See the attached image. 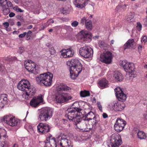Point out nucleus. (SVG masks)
I'll return each mask as SVG.
<instances>
[{"label":"nucleus","mask_w":147,"mask_h":147,"mask_svg":"<svg viewBox=\"0 0 147 147\" xmlns=\"http://www.w3.org/2000/svg\"><path fill=\"white\" fill-rule=\"evenodd\" d=\"M67 64L69 66L71 78L73 80L75 79L82 70V64L78 59H73L68 61Z\"/></svg>","instance_id":"1"},{"label":"nucleus","mask_w":147,"mask_h":147,"mask_svg":"<svg viewBox=\"0 0 147 147\" xmlns=\"http://www.w3.org/2000/svg\"><path fill=\"white\" fill-rule=\"evenodd\" d=\"M70 88L65 85L59 86L57 89L58 93L55 98L56 102L63 103L71 100V97L69 96L68 94L63 92V91H67Z\"/></svg>","instance_id":"2"},{"label":"nucleus","mask_w":147,"mask_h":147,"mask_svg":"<svg viewBox=\"0 0 147 147\" xmlns=\"http://www.w3.org/2000/svg\"><path fill=\"white\" fill-rule=\"evenodd\" d=\"M53 74L50 73H45L40 74L36 78L37 83L44 85L45 86H49L52 82Z\"/></svg>","instance_id":"3"},{"label":"nucleus","mask_w":147,"mask_h":147,"mask_svg":"<svg viewBox=\"0 0 147 147\" xmlns=\"http://www.w3.org/2000/svg\"><path fill=\"white\" fill-rule=\"evenodd\" d=\"M53 112L52 109L50 107L42 108L38 118V120L42 122L47 121L52 116Z\"/></svg>","instance_id":"4"},{"label":"nucleus","mask_w":147,"mask_h":147,"mask_svg":"<svg viewBox=\"0 0 147 147\" xmlns=\"http://www.w3.org/2000/svg\"><path fill=\"white\" fill-rule=\"evenodd\" d=\"M75 127L83 131H87L92 129V125L89 123L88 120H82L81 117L74 123Z\"/></svg>","instance_id":"5"},{"label":"nucleus","mask_w":147,"mask_h":147,"mask_svg":"<svg viewBox=\"0 0 147 147\" xmlns=\"http://www.w3.org/2000/svg\"><path fill=\"white\" fill-rule=\"evenodd\" d=\"M81 109L75 107L72 108L70 109H68L66 113H67V117L69 120L73 121L74 123L77 120L81 118L80 112Z\"/></svg>","instance_id":"6"},{"label":"nucleus","mask_w":147,"mask_h":147,"mask_svg":"<svg viewBox=\"0 0 147 147\" xmlns=\"http://www.w3.org/2000/svg\"><path fill=\"white\" fill-rule=\"evenodd\" d=\"M68 136L61 134L57 137V143L63 147H68L70 144Z\"/></svg>","instance_id":"7"},{"label":"nucleus","mask_w":147,"mask_h":147,"mask_svg":"<svg viewBox=\"0 0 147 147\" xmlns=\"http://www.w3.org/2000/svg\"><path fill=\"white\" fill-rule=\"evenodd\" d=\"M120 65L123 67L126 72L131 75L135 74V71L134 64L132 63L127 62L126 61H122Z\"/></svg>","instance_id":"8"},{"label":"nucleus","mask_w":147,"mask_h":147,"mask_svg":"<svg viewBox=\"0 0 147 147\" xmlns=\"http://www.w3.org/2000/svg\"><path fill=\"white\" fill-rule=\"evenodd\" d=\"M26 69L29 72L36 74L38 73L39 70L36 69L35 63L31 60H28L24 63Z\"/></svg>","instance_id":"9"},{"label":"nucleus","mask_w":147,"mask_h":147,"mask_svg":"<svg viewBox=\"0 0 147 147\" xmlns=\"http://www.w3.org/2000/svg\"><path fill=\"white\" fill-rule=\"evenodd\" d=\"M79 53L82 56L85 58H88L92 56L93 51L90 47L85 46L80 48Z\"/></svg>","instance_id":"10"},{"label":"nucleus","mask_w":147,"mask_h":147,"mask_svg":"<svg viewBox=\"0 0 147 147\" xmlns=\"http://www.w3.org/2000/svg\"><path fill=\"white\" fill-rule=\"evenodd\" d=\"M91 33L87 31L82 30L79 33V36L80 41L87 43L90 42L91 39Z\"/></svg>","instance_id":"11"},{"label":"nucleus","mask_w":147,"mask_h":147,"mask_svg":"<svg viewBox=\"0 0 147 147\" xmlns=\"http://www.w3.org/2000/svg\"><path fill=\"white\" fill-rule=\"evenodd\" d=\"M126 124V122L120 118H118L114 125V129L116 131L119 132L121 131Z\"/></svg>","instance_id":"12"},{"label":"nucleus","mask_w":147,"mask_h":147,"mask_svg":"<svg viewBox=\"0 0 147 147\" xmlns=\"http://www.w3.org/2000/svg\"><path fill=\"white\" fill-rule=\"evenodd\" d=\"M112 53L107 51L105 53L102 54L100 57V60L106 63H109L111 61L112 58Z\"/></svg>","instance_id":"13"},{"label":"nucleus","mask_w":147,"mask_h":147,"mask_svg":"<svg viewBox=\"0 0 147 147\" xmlns=\"http://www.w3.org/2000/svg\"><path fill=\"white\" fill-rule=\"evenodd\" d=\"M115 91L116 96L119 101L123 102L126 100L127 96L120 87H117L115 89Z\"/></svg>","instance_id":"14"},{"label":"nucleus","mask_w":147,"mask_h":147,"mask_svg":"<svg viewBox=\"0 0 147 147\" xmlns=\"http://www.w3.org/2000/svg\"><path fill=\"white\" fill-rule=\"evenodd\" d=\"M30 82L28 80L22 79L19 82L17 88L19 90L24 91L30 87Z\"/></svg>","instance_id":"15"},{"label":"nucleus","mask_w":147,"mask_h":147,"mask_svg":"<svg viewBox=\"0 0 147 147\" xmlns=\"http://www.w3.org/2000/svg\"><path fill=\"white\" fill-rule=\"evenodd\" d=\"M110 107H112V109L115 111H120L123 110L125 107V104L122 102L112 103L109 105Z\"/></svg>","instance_id":"16"},{"label":"nucleus","mask_w":147,"mask_h":147,"mask_svg":"<svg viewBox=\"0 0 147 147\" xmlns=\"http://www.w3.org/2000/svg\"><path fill=\"white\" fill-rule=\"evenodd\" d=\"M38 131L39 132L42 134H45L49 131L50 128L47 124L40 123L37 126Z\"/></svg>","instance_id":"17"},{"label":"nucleus","mask_w":147,"mask_h":147,"mask_svg":"<svg viewBox=\"0 0 147 147\" xmlns=\"http://www.w3.org/2000/svg\"><path fill=\"white\" fill-rule=\"evenodd\" d=\"M43 100L42 95L38 96L33 98L30 101V104L32 107H36L40 103L42 102Z\"/></svg>","instance_id":"18"},{"label":"nucleus","mask_w":147,"mask_h":147,"mask_svg":"<svg viewBox=\"0 0 147 147\" xmlns=\"http://www.w3.org/2000/svg\"><path fill=\"white\" fill-rule=\"evenodd\" d=\"M60 52L61 56L64 58L71 57L74 53V50L71 49L62 50Z\"/></svg>","instance_id":"19"},{"label":"nucleus","mask_w":147,"mask_h":147,"mask_svg":"<svg viewBox=\"0 0 147 147\" xmlns=\"http://www.w3.org/2000/svg\"><path fill=\"white\" fill-rule=\"evenodd\" d=\"M46 147H57V144L55 139L54 138H47L45 141Z\"/></svg>","instance_id":"20"},{"label":"nucleus","mask_w":147,"mask_h":147,"mask_svg":"<svg viewBox=\"0 0 147 147\" xmlns=\"http://www.w3.org/2000/svg\"><path fill=\"white\" fill-rule=\"evenodd\" d=\"M88 1V0H74L73 2L76 7L82 8L87 4Z\"/></svg>","instance_id":"21"},{"label":"nucleus","mask_w":147,"mask_h":147,"mask_svg":"<svg viewBox=\"0 0 147 147\" xmlns=\"http://www.w3.org/2000/svg\"><path fill=\"white\" fill-rule=\"evenodd\" d=\"M25 93L24 94L27 96V98L31 97L34 95L36 92L35 88L32 86H30V87L28 88L25 91Z\"/></svg>","instance_id":"22"},{"label":"nucleus","mask_w":147,"mask_h":147,"mask_svg":"<svg viewBox=\"0 0 147 147\" xmlns=\"http://www.w3.org/2000/svg\"><path fill=\"white\" fill-rule=\"evenodd\" d=\"M7 95L3 94L0 95V109L3 108L7 102Z\"/></svg>","instance_id":"23"},{"label":"nucleus","mask_w":147,"mask_h":147,"mask_svg":"<svg viewBox=\"0 0 147 147\" xmlns=\"http://www.w3.org/2000/svg\"><path fill=\"white\" fill-rule=\"evenodd\" d=\"M134 133L136 134L137 137L140 140L145 139L146 138V134L143 131H140L138 129H134Z\"/></svg>","instance_id":"24"},{"label":"nucleus","mask_w":147,"mask_h":147,"mask_svg":"<svg viewBox=\"0 0 147 147\" xmlns=\"http://www.w3.org/2000/svg\"><path fill=\"white\" fill-rule=\"evenodd\" d=\"M135 44L134 40L132 39H129L124 45L123 47L124 49H130L132 48Z\"/></svg>","instance_id":"25"},{"label":"nucleus","mask_w":147,"mask_h":147,"mask_svg":"<svg viewBox=\"0 0 147 147\" xmlns=\"http://www.w3.org/2000/svg\"><path fill=\"white\" fill-rule=\"evenodd\" d=\"M108 81L105 79H103L100 80L98 82V85L100 88L102 89L104 88H106L108 84Z\"/></svg>","instance_id":"26"},{"label":"nucleus","mask_w":147,"mask_h":147,"mask_svg":"<svg viewBox=\"0 0 147 147\" xmlns=\"http://www.w3.org/2000/svg\"><path fill=\"white\" fill-rule=\"evenodd\" d=\"M114 77L117 82L122 81L123 78L121 74L119 72H116L114 74Z\"/></svg>","instance_id":"27"},{"label":"nucleus","mask_w":147,"mask_h":147,"mask_svg":"<svg viewBox=\"0 0 147 147\" xmlns=\"http://www.w3.org/2000/svg\"><path fill=\"white\" fill-rule=\"evenodd\" d=\"M122 143L121 140H120L119 138L118 139L115 140L114 142L111 144V146L109 147H117Z\"/></svg>","instance_id":"28"},{"label":"nucleus","mask_w":147,"mask_h":147,"mask_svg":"<svg viewBox=\"0 0 147 147\" xmlns=\"http://www.w3.org/2000/svg\"><path fill=\"white\" fill-rule=\"evenodd\" d=\"M18 123V120L14 118H11L8 124L11 126H14L17 125Z\"/></svg>","instance_id":"29"},{"label":"nucleus","mask_w":147,"mask_h":147,"mask_svg":"<svg viewBox=\"0 0 147 147\" xmlns=\"http://www.w3.org/2000/svg\"><path fill=\"white\" fill-rule=\"evenodd\" d=\"M80 96L82 97H85L90 96V93L89 91L84 90L80 92Z\"/></svg>","instance_id":"30"},{"label":"nucleus","mask_w":147,"mask_h":147,"mask_svg":"<svg viewBox=\"0 0 147 147\" xmlns=\"http://www.w3.org/2000/svg\"><path fill=\"white\" fill-rule=\"evenodd\" d=\"M12 117V116L10 115H5L3 117V120L5 123L8 124Z\"/></svg>","instance_id":"31"},{"label":"nucleus","mask_w":147,"mask_h":147,"mask_svg":"<svg viewBox=\"0 0 147 147\" xmlns=\"http://www.w3.org/2000/svg\"><path fill=\"white\" fill-rule=\"evenodd\" d=\"M2 10L3 13L5 15H7L9 12L10 11L8 8L7 7L6 5H3Z\"/></svg>","instance_id":"32"},{"label":"nucleus","mask_w":147,"mask_h":147,"mask_svg":"<svg viewBox=\"0 0 147 147\" xmlns=\"http://www.w3.org/2000/svg\"><path fill=\"white\" fill-rule=\"evenodd\" d=\"M86 28L88 30H91L92 28V26L91 21L88 20L86 22L85 24Z\"/></svg>","instance_id":"33"},{"label":"nucleus","mask_w":147,"mask_h":147,"mask_svg":"<svg viewBox=\"0 0 147 147\" xmlns=\"http://www.w3.org/2000/svg\"><path fill=\"white\" fill-rule=\"evenodd\" d=\"M87 116L88 117L87 120H92V118L95 117V115L94 113L91 111L89 112L87 114Z\"/></svg>","instance_id":"34"},{"label":"nucleus","mask_w":147,"mask_h":147,"mask_svg":"<svg viewBox=\"0 0 147 147\" xmlns=\"http://www.w3.org/2000/svg\"><path fill=\"white\" fill-rule=\"evenodd\" d=\"M71 10V8L70 6H65L63 9V11L64 13H69Z\"/></svg>","instance_id":"35"},{"label":"nucleus","mask_w":147,"mask_h":147,"mask_svg":"<svg viewBox=\"0 0 147 147\" xmlns=\"http://www.w3.org/2000/svg\"><path fill=\"white\" fill-rule=\"evenodd\" d=\"M134 13H130L127 16V20L128 21H130L134 18Z\"/></svg>","instance_id":"36"},{"label":"nucleus","mask_w":147,"mask_h":147,"mask_svg":"<svg viewBox=\"0 0 147 147\" xmlns=\"http://www.w3.org/2000/svg\"><path fill=\"white\" fill-rule=\"evenodd\" d=\"M99 47L101 48H104L107 47V45L105 42L102 41L100 40L98 42Z\"/></svg>","instance_id":"37"},{"label":"nucleus","mask_w":147,"mask_h":147,"mask_svg":"<svg viewBox=\"0 0 147 147\" xmlns=\"http://www.w3.org/2000/svg\"><path fill=\"white\" fill-rule=\"evenodd\" d=\"M88 20H87V18L85 17H83L81 19L80 23L82 25H84V24H85L86 22L88 21Z\"/></svg>","instance_id":"38"},{"label":"nucleus","mask_w":147,"mask_h":147,"mask_svg":"<svg viewBox=\"0 0 147 147\" xmlns=\"http://www.w3.org/2000/svg\"><path fill=\"white\" fill-rule=\"evenodd\" d=\"M5 71V67L1 64L0 63V73L3 74Z\"/></svg>","instance_id":"39"},{"label":"nucleus","mask_w":147,"mask_h":147,"mask_svg":"<svg viewBox=\"0 0 147 147\" xmlns=\"http://www.w3.org/2000/svg\"><path fill=\"white\" fill-rule=\"evenodd\" d=\"M79 22L76 21H73L71 23V26L74 27H77L78 25Z\"/></svg>","instance_id":"40"},{"label":"nucleus","mask_w":147,"mask_h":147,"mask_svg":"<svg viewBox=\"0 0 147 147\" xmlns=\"http://www.w3.org/2000/svg\"><path fill=\"white\" fill-rule=\"evenodd\" d=\"M49 51L51 55H54L56 53V51L53 47L50 48Z\"/></svg>","instance_id":"41"},{"label":"nucleus","mask_w":147,"mask_h":147,"mask_svg":"<svg viewBox=\"0 0 147 147\" xmlns=\"http://www.w3.org/2000/svg\"><path fill=\"white\" fill-rule=\"evenodd\" d=\"M137 26L136 27L138 31H140L142 29V25L141 23L139 22L137 23Z\"/></svg>","instance_id":"42"},{"label":"nucleus","mask_w":147,"mask_h":147,"mask_svg":"<svg viewBox=\"0 0 147 147\" xmlns=\"http://www.w3.org/2000/svg\"><path fill=\"white\" fill-rule=\"evenodd\" d=\"M32 32L30 31H29L27 33L26 37V40H28L30 39V35L31 34Z\"/></svg>","instance_id":"43"},{"label":"nucleus","mask_w":147,"mask_h":147,"mask_svg":"<svg viewBox=\"0 0 147 147\" xmlns=\"http://www.w3.org/2000/svg\"><path fill=\"white\" fill-rule=\"evenodd\" d=\"M6 0H0V3L1 7L3 6V5H6Z\"/></svg>","instance_id":"44"},{"label":"nucleus","mask_w":147,"mask_h":147,"mask_svg":"<svg viewBox=\"0 0 147 147\" xmlns=\"http://www.w3.org/2000/svg\"><path fill=\"white\" fill-rule=\"evenodd\" d=\"M7 5V8H8L9 7H12V3L9 1H8L6 2V4Z\"/></svg>","instance_id":"45"},{"label":"nucleus","mask_w":147,"mask_h":147,"mask_svg":"<svg viewBox=\"0 0 147 147\" xmlns=\"http://www.w3.org/2000/svg\"><path fill=\"white\" fill-rule=\"evenodd\" d=\"M13 9L14 10L18 12H23V11L20 8L17 7H15Z\"/></svg>","instance_id":"46"},{"label":"nucleus","mask_w":147,"mask_h":147,"mask_svg":"<svg viewBox=\"0 0 147 147\" xmlns=\"http://www.w3.org/2000/svg\"><path fill=\"white\" fill-rule=\"evenodd\" d=\"M97 105L98 107L100 110V111H102V106L100 104V102H97Z\"/></svg>","instance_id":"47"},{"label":"nucleus","mask_w":147,"mask_h":147,"mask_svg":"<svg viewBox=\"0 0 147 147\" xmlns=\"http://www.w3.org/2000/svg\"><path fill=\"white\" fill-rule=\"evenodd\" d=\"M24 48L23 47H20L18 50V52L20 54L22 53L24 51Z\"/></svg>","instance_id":"48"},{"label":"nucleus","mask_w":147,"mask_h":147,"mask_svg":"<svg viewBox=\"0 0 147 147\" xmlns=\"http://www.w3.org/2000/svg\"><path fill=\"white\" fill-rule=\"evenodd\" d=\"M3 24L6 28H7L9 26V24L7 22H6L3 23Z\"/></svg>","instance_id":"49"},{"label":"nucleus","mask_w":147,"mask_h":147,"mask_svg":"<svg viewBox=\"0 0 147 147\" xmlns=\"http://www.w3.org/2000/svg\"><path fill=\"white\" fill-rule=\"evenodd\" d=\"M26 32H24L23 34H20L19 35V37L20 38H22L24 37L26 35Z\"/></svg>","instance_id":"50"},{"label":"nucleus","mask_w":147,"mask_h":147,"mask_svg":"<svg viewBox=\"0 0 147 147\" xmlns=\"http://www.w3.org/2000/svg\"><path fill=\"white\" fill-rule=\"evenodd\" d=\"M121 7L120 6H117L115 9L116 11L118 12H119L120 11Z\"/></svg>","instance_id":"51"},{"label":"nucleus","mask_w":147,"mask_h":147,"mask_svg":"<svg viewBox=\"0 0 147 147\" xmlns=\"http://www.w3.org/2000/svg\"><path fill=\"white\" fill-rule=\"evenodd\" d=\"M143 21L144 24L145 25L147 26V16H146V18L143 20Z\"/></svg>","instance_id":"52"},{"label":"nucleus","mask_w":147,"mask_h":147,"mask_svg":"<svg viewBox=\"0 0 147 147\" xmlns=\"http://www.w3.org/2000/svg\"><path fill=\"white\" fill-rule=\"evenodd\" d=\"M9 16L10 17H13L15 16V14L13 12H11L9 14Z\"/></svg>","instance_id":"53"},{"label":"nucleus","mask_w":147,"mask_h":147,"mask_svg":"<svg viewBox=\"0 0 147 147\" xmlns=\"http://www.w3.org/2000/svg\"><path fill=\"white\" fill-rule=\"evenodd\" d=\"M102 117L104 118L105 119L108 117V116L106 113H104L102 114Z\"/></svg>","instance_id":"54"},{"label":"nucleus","mask_w":147,"mask_h":147,"mask_svg":"<svg viewBox=\"0 0 147 147\" xmlns=\"http://www.w3.org/2000/svg\"><path fill=\"white\" fill-rule=\"evenodd\" d=\"M142 40L144 42H147V38L146 36H144L142 38Z\"/></svg>","instance_id":"55"},{"label":"nucleus","mask_w":147,"mask_h":147,"mask_svg":"<svg viewBox=\"0 0 147 147\" xmlns=\"http://www.w3.org/2000/svg\"><path fill=\"white\" fill-rule=\"evenodd\" d=\"M138 49L139 51H141L142 49V47L141 45H139L138 47Z\"/></svg>","instance_id":"56"},{"label":"nucleus","mask_w":147,"mask_h":147,"mask_svg":"<svg viewBox=\"0 0 147 147\" xmlns=\"http://www.w3.org/2000/svg\"><path fill=\"white\" fill-rule=\"evenodd\" d=\"M127 7V5H124L122 6V8L123 9H125Z\"/></svg>","instance_id":"57"},{"label":"nucleus","mask_w":147,"mask_h":147,"mask_svg":"<svg viewBox=\"0 0 147 147\" xmlns=\"http://www.w3.org/2000/svg\"><path fill=\"white\" fill-rule=\"evenodd\" d=\"M33 26L32 25H30L28 26L27 27V29H30L32 28Z\"/></svg>","instance_id":"58"},{"label":"nucleus","mask_w":147,"mask_h":147,"mask_svg":"<svg viewBox=\"0 0 147 147\" xmlns=\"http://www.w3.org/2000/svg\"><path fill=\"white\" fill-rule=\"evenodd\" d=\"M47 22H49V23H53L54 22V21L53 20H49Z\"/></svg>","instance_id":"59"},{"label":"nucleus","mask_w":147,"mask_h":147,"mask_svg":"<svg viewBox=\"0 0 147 147\" xmlns=\"http://www.w3.org/2000/svg\"><path fill=\"white\" fill-rule=\"evenodd\" d=\"M11 60H16V58L15 57H12L11 58Z\"/></svg>","instance_id":"60"},{"label":"nucleus","mask_w":147,"mask_h":147,"mask_svg":"<svg viewBox=\"0 0 147 147\" xmlns=\"http://www.w3.org/2000/svg\"><path fill=\"white\" fill-rule=\"evenodd\" d=\"M12 147H18V146L16 144H14Z\"/></svg>","instance_id":"61"},{"label":"nucleus","mask_w":147,"mask_h":147,"mask_svg":"<svg viewBox=\"0 0 147 147\" xmlns=\"http://www.w3.org/2000/svg\"><path fill=\"white\" fill-rule=\"evenodd\" d=\"M17 25L18 26H21V24H20V22H17Z\"/></svg>","instance_id":"62"},{"label":"nucleus","mask_w":147,"mask_h":147,"mask_svg":"<svg viewBox=\"0 0 147 147\" xmlns=\"http://www.w3.org/2000/svg\"><path fill=\"white\" fill-rule=\"evenodd\" d=\"M114 40H112L111 41V44H114Z\"/></svg>","instance_id":"63"},{"label":"nucleus","mask_w":147,"mask_h":147,"mask_svg":"<svg viewBox=\"0 0 147 147\" xmlns=\"http://www.w3.org/2000/svg\"><path fill=\"white\" fill-rule=\"evenodd\" d=\"M53 31V29H51L49 30V32H52Z\"/></svg>","instance_id":"64"}]
</instances>
